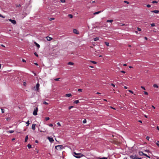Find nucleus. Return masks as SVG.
I'll list each match as a JSON object with an SVG mask.
<instances>
[{
  "mask_svg": "<svg viewBox=\"0 0 159 159\" xmlns=\"http://www.w3.org/2000/svg\"><path fill=\"white\" fill-rule=\"evenodd\" d=\"M146 139H147V140H149V139H150V137H149V136H147V137H146Z\"/></svg>",
  "mask_w": 159,
  "mask_h": 159,
  "instance_id": "obj_45",
  "label": "nucleus"
},
{
  "mask_svg": "<svg viewBox=\"0 0 159 159\" xmlns=\"http://www.w3.org/2000/svg\"><path fill=\"white\" fill-rule=\"evenodd\" d=\"M105 44L107 46H109V43H108V42H105Z\"/></svg>",
  "mask_w": 159,
  "mask_h": 159,
  "instance_id": "obj_22",
  "label": "nucleus"
},
{
  "mask_svg": "<svg viewBox=\"0 0 159 159\" xmlns=\"http://www.w3.org/2000/svg\"><path fill=\"white\" fill-rule=\"evenodd\" d=\"M68 16L70 18H72L73 17V15L71 14H69Z\"/></svg>",
  "mask_w": 159,
  "mask_h": 159,
  "instance_id": "obj_27",
  "label": "nucleus"
},
{
  "mask_svg": "<svg viewBox=\"0 0 159 159\" xmlns=\"http://www.w3.org/2000/svg\"><path fill=\"white\" fill-rule=\"evenodd\" d=\"M121 72L123 73H125V72L124 71L122 70V71H121Z\"/></svg>",
  "mask_w": 159,
  "mask_h": 159,
  "instance_id": "obj_55",
  "label": "nucleus"
},
{
  "mask_svg": "<svg viewBox=\"0 0 159 159\" xmlns=\"http://www.w3.org/2000/svg\"><path fill=\"white\" fill-rule=\"evenodd\" d=\"M74 156L76 158H80L84 156V155L80 153H76L75 152H74Z\"/></svg>",
  "mask_w": 159,
  "mask_h": 159,
  "instance_id": "obj_1",
  "label": "nucleus"
},
{
  "mask_svg": "<svg viewBox=\"0 0 159 159\" xmlns=\"http://www.w3.org/2000/svg\"><path fill=\"white\" fill-rule=\"evenodd\" d=\"M83 123L84 124H85L86 123V120L85 119L83 121Z\"/></svg>",
  "mask_w": 159,
  "mask_h": 159,
  "instance_id": "obj_28",
  "label": "nucleus"
},
{
  "mask_svg": "<svg viewBox=\"0 0 159 159\" xmlns=\"http://www.w3.org/2000/svg\"><path fill=\"white\" fill-rule=\"evenodd\" d=\"M153 86L155 88H158L159 87L158 86L157 84H154L153 85Z\"/></svg>",
  "mask_w": 159,
  "mask_h": 159,
  "instance_id": "obj_20",
  "label": "nucleus"
},
{
  "mask_svg": "<svg viewBox=\"0 0 159 159\" xmlns=\"http://www.w3.org/2000/svg\"><path fill=\"white\" fill-rule=\"evenodd\" d=\"M40 84L39 83H38L36 84V90L37 91H39V87Z\"/></svg>",
  "mask_w": 159,
  "mask_h": 159,
  "instance_id": "obj_6",
  "label": "nucleus"
},
{
  "mask_svg": "<svg viewBox=\"0 0 159 159\" xmlns=\"http://www.w3.org/2000/svg\"><path fill=\"white\" fill-rule=\"evenodd\" d=\"M99 38H98V37L95 38H94V41H97V40H99Z\"/></svg>",
  "mask_w": 159,
  "mask_h": 159,
  "instance_id": "obj_21",
  "label": "nucleus"
},
{
  "mask_svg": "<svg viewBox=\"0 0 159 159\" xmlns=\"http://www.w3.org/2000/svg\"><path fill=\"white\" fill-rule=\"evenodd\" d=\"M34 44H35V45L38 48H39L40 46V45L38 43H37L36 42H35L34 43Z\"/></svg>",
  "mask_w": 159,
  "mask_h": 159,
  "instance_id": "obj_14",
  "label": "nucleus"
},
{
  "mask_svg": "<svg viewBox=\"0 0 159 159\" xmlns=\"http://www.w3.org/2000/svg\"><path fill=\"white\" fill-rule=\"evenodd\" d=\"M72 96L71 93H67L66 94V96L67 97H69Z\"/></svg>",
  "mask_w": 159,
  "mask_h": 159,
  "instance_id": "obj_13",
  "label": "nucleus"
},
{
  "mask_svg": "<svg viewBox=\"0 0 159 159\" xmlns=\"http://www.w3.org/2000/svg\"><path fill=\"white\" fill-rule=\"evenodd\" d=\"M144 94L145 95H148V93L146 91H144Z\"/></svg>",
  "mask_w": 159,
  "mask_h": 159,
  "instance_id": "obj_41",
  "label": "nucleus"
},
{
  "mask_svg": "<svg viewBox=\"0 0 159 159\" xmlns=\"http://www.w3.org/2000/svg\"><path fill=\"white\" fill-rule=\"evenodd\" d=\"M48 41H50L52 40V38H51L49 36H47L46 37Z\"/></svg>",
  "mask_w": 159,
  "mask_h": 159,
  "instance_id": "obj_10",
  "label": "nucleus"
},
{
  "mask_svg": "<svg viewBox=\"0 0 159 159\" xmlns=\"http://www.w3.org/2000/svg\"><path fill=\"white\" fill-rule=\"evenodd\" d=\"M73 107V106H70L69 107V110H70V109L71 108Z\"/></svg>",
  "mask_w": 159,
  "mask_h": 159,
  "instance_id": "obj_39",
  "label": "nucleus"
},
{
  "mask_svg": "<svg viewBox=\"0 0 159 159\" xmlns=\"http://www.w3.org/2000/svg\"><path fill=\"white\" fill-rule=\"evenodd\" d=\"M34 64L36 66L38 65V64L37 63H34Z\"/></svg>",
  "mask_w": 159,
  "mask_h": 159,
  "instance_id": "obj_56",
  "label": "nucleus"
},
{
  "mask_svg": "<svg viewBox=\"0 0 159 159\" xmlns=\"http://www.w3.org/2000/svg\"><path fill=\"white\" fill-rule=\"evenodd\" d=\"M138 121H139V122H140V123H142V121H141V120H139Z\"/></svg>",
  "mask_w": 159,
  "mask_h": 159,
  "instance_id": "obj_59",
  "label": "nucleus"
},
{
  "mask_svg": "<svg viewBox=\"0 0 159 159\" xmlns=\"http://www.w3.org/2000/svg\"><path fill=\"white\" fill-rule=\"evenodd\" d=\"M43 103L45 105H48V103L46 102H45V101L43 102Z\"/></svg>",
  "mask_w": 159,
  "mask_h": 159,
  "instance_id": "obj_32",
  "label": "nucleus"
},
{
  "mask_svg": "<svg viewBox=\"0 0 159 159\" xmlns=\"http://www.w3.org/2000/svg\"><path fill=\"white\" fill-rule=\"evenodd\" d=\"M27 147L29 148H31V145L30 144H28L27 145Z\"/></svg>",
  "mask_w": 159,
  "mask_h": 159,
  "instance_id": "obj_23",
  "label": "nucleus"
},
{
  "mask_svg": "<svg viewBox=\"0 0 159 159\" xmlns=\"http://www.w3.org/2000/svg\"><path fill=\"white\" fill-rule=\"evenodd\" d=\"M47 139L49 140V141L51 143L54 141V140L52 138H51L50 137H48Z\"/></svg>",
  "mask_w": 159,
  "mask_h": 159,
  "instance_id": "obj_7",
  "label": "nucleus"
},
{
  "mask_svg": "<svg viewBox=\"0 0 159 159\" xmlns=\"http://www.w3.org/2000/svg\"><path fill=\"white\" fill-rule=\"evenodd\" d=\"M15 140V138H13L12 139V141H13V140Z\"/></svg>",
  "mask_w": 159,
  "mask_h": 159,
  "instance_id": "obj_64",
  "label": "nucleus"
},
{
  "mask_svg": "<svg viewBox=\"0 0 159 159\" xmlns=\"http://www.w3.org/2000/svg\"><path fill=\"white\" fill-rule=\"evenodd\" d=\"M98 159H107V157H103L102 158H100V157H98Z\"/></svg>",
  "mask_w": 159,
  "mask_h": 159,
  "instance_id": "obj_25",
  "label": "nucleus"
},
{
  "mask_svg": "<svg viewBox=\"0 0 159 159\" xmlns=\"http://www.w3.org/2000/svg\"><path fill=\"white\" fill-rule=\"evenodd\" d=\"M14 132V131L12 130H9L7 132L10 133H12Z\"/></svg>",
  "mask_w": 159,
  "mask_h": 159,
  "instance_id": "obj_24",
  "label": "nucleus"
},
{
  "mask_svg": "<svg viewBox=\"0 0 159 159\" xmlns=\"http://www.w3.org/2000/svg\"><path fill=\"white\" fill-rule=\"evenodd\" d=\"M82 89H78V91L79 92H82Z\"/></svg>",
  "mask_w": 159,
  "mask_h": 159,
  "instance_id": "obj_43",
  "label": "nucleus"
},
{
  "mask_svg": "<svg viewBox=\"0 0 159 159\" xmlns=\"http://www.w3.org/2000/svg\"><path fill=\"white\" fill-rule=\"evenodd\" d=\"M54 19H55L53 18H49V20H54Z\"/></svg>",
  "mask_w": 159,
  "mask_h": 159,
  "instance_id": "obj_35",
  "label": "nucleus"
},
{
  "mask_svg": "<svg viewBox=\"0 0 159 159\" xmlns=\"http://www.w3.org/2000/svg\"><path fill=\"white\" fill-rule=\"evenodd\" d=\"M139 154L140 156H142L143 155L147 157H148L149 158H150V157L148 156L146 154L143 153V152H139Z\"/></svg>",
  "mask_w": 159,
  "mask_h": 159,
  "instance_id": "obj_5",
  "label": "nucleus"
},
{
  "mask_svg": "<svg viewBox=\"0 0 159 159\" xmlns=\"http://www.w3.org/2000/svg\"><path fill=\"white\" fill-rule=\"evenodd\" d=\"M22 61L23 62H26V61L25 60H24V59H22Z\"/></svg>",
  "mask_w": 159,
  "mask_h": 159,
  "instance_id": "obj_54",
  "label": "nucleus"
},
{
  "mask_svg": "<svg viewBox=\"0 0 159 159\" xmlns=\"http://www.w3.org/2000/svg\"><path fill=\"white\" fill-rule=\"evenodd\" d=\"M36 125L35 124H32V129L34 130H35V126H36Z\"/></svg>",
  "mask_w": 159,
  "mask_h": 159,
  "instance_id": "obj_9",
  "label": "nucleus"
},
{
  "mask_svg": "<svg viewBox=\"0 0 159 159\" xmlns=\"http://www.w3.org/2000/svg\"><path fill=\"white\" fill-rule=\"evenodd\" d=\"M90 62H92V63L94 64H96L97 63V62H96L95 61H91Z\"/></svg>",
  "mask_w": 159,
  "mask_h": 159,
  "instance_id": "obj_26",
  "label": "nucleus"
},
{
  "mask_svg": "<svg viewBox=\"0 0 159 159\" xmlns=\"http://www.w3.org/2000/svg\"><path fill=\"white\" fill-rule=\"evenodd\" d=\"M128 91H129V92H130V93H132V94H133V92L132 91L130 90H129Z\"/></svg>",
  "mask_w": 159,
  "mask_h": 159,
  "instance_id": "obj_49",
  "label": "nucleus"
},
{
  "mask_svg": "<svg viewBox=\"0 0 159 159\" xmlns=\"http://www.w3.org/2000/svg\"><path fill=\"white\" fill-rule=\"evenodd\" d=\"M102 11H97V12H96L95 13H93V14L94 15H96V14H99V13H101V12H102Z\"/></svg>",
  "mask_w": 159,
  "mask_h": 159,
  "instance_id": "obj_16",
  "label": "nucleus"
},
{
  "mask_svg": "<svg viewBox=\"0 0 159 159\" xmlns=\"http://www.w3.org/2000/svg\"><path fill=\"white\" fill-rule=\"evenodd\" d=\"M29 122H30V121L29 120H28L26 122V124H27V125H26L27 126H28L29 125V124H30V123H29Z\"/></svg>",
  "mask_w": 159,
  "mask_h": 159,
  "instance_id": "obj_30",
  "label": "nucleus"
},
{
  "mask_svg": "<svg viewBox=\"0 0 159 159\" xmlns=\"http://www.w3.org/2000/svg\"><path fill=\"white\" fill-rule=\"evenodd\" d=\"M113 21V20H107V22H110L111 23Z\"/></svg>",
  "mask_w": 159,
  "mask_h": 159,
  "instance_id": "obj_17",
  "label": "nucleus"
},
{
  "mask_svg": "<svg viewBox=\"0 0 159 159\" xmlns=\"http://www.w3.org/2000/svg\"><path fill=\"white\" fill-rule=\"evenodd\" d=\"M38 111V108L36 107L35 109H34L33 112V114L34 116H36L37 115V112Z\"/></svg>",
  "mask_w": 159,
  "mask_h": 159,
  "instance_id": "obj_4",
  "label": "nucleus"
},
{
  "mask_svg": "<svg viewBox=\"0 0 159 159\" xmlns=\"http://www.w3.org/2000/svg\"><path fill=\"white\" fill-rule=\"evenodd\" d=\"M60 1L62 3L65 2V0H60Z\"/></svg>",
  "mask_w": 159,
  "mask_h": 159,
  "instance_id": "obj_40",
  "label": "nucleus"
},
{
  "mask_svg": "<svg viewBox=\"0 0 159 159\" xmlns=\"http://www.w3.org/2000/svg\"><path fill=\"white\" fill-rule=\"evenodd\" d=\"M137 30L139 31H141V29L139 28H137Z\"/></svg>",
  "mask_w": 159,
  "mask_h": 159,
  "instance_id": "obj_44",
  "label": "nucleus"
},
{
  "mask_svg": "<svg viewBox=\"0 0 159 159\" xmlns=\"http://www.w3.org/2000/svg\"><path fill=\"white\" fill-rule=\"evenodd\" d=\"M111 85L112 86H113L114 87H115V85L111 83Z\"/></svg>",
  "mask_w": 159,
  "mask_h": 159,
  "instance_id": "obj_51",
  "label": "nucleus"
},
{
  "mask_svg": "<svg viewBox=\"0 0 159 159\" xmlns=\"http://www.w3.org/2000/svg\"><path fill=\"white\" fill-rule=\"evenodd\" d=\"M129 67L130 68H133V67L131 66H129Z\"/></svg>",
  "mask_w": 159,
  "mask_h": 159,
  "instance_id": "obj_63",
  "label": "nucleus"
},
{
  "mask_svg": "<svg viewBox=\"0 0 159 159\" xmlns=\"http://www.w3.org/2000/svg\"><path fill=\"white\" fill-rule=\"evenodd\" d=\"M16 7H21V5L20 4H18L16 5Z\"/></svg>",
  "mask_w": 159,
  "mask_h": 159,
  "instance_id": "obj_36",
  "label": "nucleus"
},
{
  "mask_svg": "<svg viewBox=\"0 0 159 159\" xmlns=\"http://www.w3.org/2000/svg\"><path fill=\"white\" fill-rule=\"evenodd\" d=\"M73 32L76 34H79V31L76 29H74Z\"/></svg>",
  "mask_w": 159,
  "mask_h": 159,
  "instance_id": "obj_11",
  "label": "nucleus"
},
{
  "mask_svg": "<svg viewBox=\"0 0 159 159\" xmlns=\"http://www.w3.org/2000/svg\"><path fill=\"white\" fill-rule=\"evenodd\" d=\"M157 130H159V127L158 126L157 127Z\"/></svg>",
  "mask_w": 159,
  "mask_h": 159,
  "instance_id": "obj_62",
  "label": "nucleus"
},
{
  "mask_svg": "<svg viewBox=\"0 0 159 159\" xmlns=\"http://www.w3.org/2000/svg\"><path fill=\"white\" fill-rule=\"evenodd\" d=\"M60 79V78H56V79H55L54 80L56 81H59V79Z\"/></svg>",
  "mask_w": 159,
  "mask_h": 159,
  "instance_id": "obj_29",
  "label": "nucleus"
},
{
  "mask_svg": "<svg viewBox=\"0 0 159 159\" xmlns=\"http://www.w3.org/2000/svg\"><path fill=\"white\" fill-rule=\"evenodd\" d=\"M9 20L14 25L16 24V21L15 20L10 19Z\"/></svg>",
  "mask_w": 159,
  "mask_h": 159,
  "instance_id": "obj_8",
  "label": "nucleus"
},
{
  "mask_svg": "<svg viewBox=\"0 0 159 159\" xmlns=\"http://www.w3.org/2000/svg\"><path fill=\"white\" fill-rule=\"evenodd\" d=\"M57 125L59 126H61V125L60 124V123H59V122H58L57 123Z\"/></svg>",
  "mask_w": 159,
  "mask_h": 159,
  "instance_id": "obj_48",
  "label": "nucleus"
},
{
  "mask_svg": "<svg viewBox=\"0 0 159 159\" xmlns=\"http://www.w3.org/2000/svg\"><path fill=\"white\" fill-rule=\"evenodd\" d=\"M1 111H2V113H4V110L3 109H2V108H1Z\"/></svg>",
  "mask_w": 159,
  "mask_h": 159,
  "instance_id": "obj_42",
  "label": "nucleus"
},
{
  "mask_svg": "<svg viewBox=\"0 0 159 159\" xmlns=\"http://www.w3.org/2000/svg\"><path fill=\"white\" fill-rule=\"evenodd\" d=\"M0 17H1L2 18H4L5 17L2 16V15H1V14H0Z\"/></svg>",
  "mask_w": 159,
  "mask_h": 159,
  "instance_id": "obj_52",
  "label": "nucleus"
},
{
  "mask_svg": "<svg viewBox=\"0 0 159 159\" xmlns=\"http://www.w3.org/2000/svg\"><path fill=\"white\" fill-rule=\"evenodd\" d=\"M152 3H157V2L156 1H154L152 2Z\"/></svg>",
  "mask_w": 159,
  "mask_h": 159,
  "instance_id": "obj_31",
  "label": "nucleus"
},
{
  "mask_svg": "<svg viewBox=\"0 0 159 159\" xmlns=\"http://www.w3.org/2000/svg\"><path fill=\"white\" fill-rule=\"evenodd\" d=\"M141 88H142V89H143L145 90V87L143 86H141Z\"/></svg>",
  "mask_w": 159,
  "mask_h": 159,
  "instance_id": "obj_47",
  "label": "nucleus"
},
{
  "mask_svg": "<svg viewBox=\"0 0 159 159\" xmlns=\"http://www.w3.org/2000/svg\"><path fill=\"white\" fill-rule=\"evenodd\" d=\"M34 54L35 55V56H36L37 57H38V54L36 53V52H35L34 53Z\"/></svg>",
  "mask_w": 159,
  "mask_h": 159,
  "instance_id": "obj_38",
  "label": "nucleus"
},
{
  "mask_svg": "<svg viewBox=\"0 0 159 159\" xmlns=\"http://www.w3.org/2000/svg\"><path fill=\"white\" fill-rule=\"evenodd\" d=\"M151 12L152 13H154L156 14H157L159 12V11L155 10L152 11Z\"/></svg>",
  "mask_w": 159,
  "mask_h": 159,
  "instance_id": "obj_12",
  "label": "nucleus"
},
{
  "mask_svg": "<svg viewBox=\"0 0 159 159\" xmlns=\"http://www.w3.org/2000/svg\"><path fill=\"white\" fill-rule=\"evenodd\" d=\"M127 66V64H123V66Z\"/></svg>",
  "mask_w": 159,
  "mask_h": 159,
  "instance_id": "obj_61",
  "label": "nucleus"
},
{
  "mask_svg": "<svg viewBox=\"0 0 159 159\" xmlns=\"http://www.w3.org/2000/svg\"><path fill=\"white\" fill-rule=\"evenodd\" d=\"M10 120V118H9V117H8V118H7V120Z\"/></svg>",
  "mask_w": 159,
  "mask_h": 159,
  "instance_id": "obj_57",
  "label": "nucleus"
},
{
  "mask_svg": "<svg viewBox=\"0 0 159 159\" xmlns=\"http://www.w3.org/2000/svg\"><path fill=\"white\" fill-rule=\"evenodd\" d=\"M151 26H152V27L154 26L155 25V24L153 23H152V24H151Z\"/></svg>",
  "mask_w": 159,
  "mask_h": 159,
  "instance_id": "obj_34",
  "label": "nucleus"
},
{
  "mask_svg": "<svg viewBox=\"0 0 159 159\" xmlns=\"http://www.w3.org/2000/svg\"><path fill=\"white\" fill-rule=\"evenodd\" d=\"M79 102V101L78 100H75L74 102V103L75 104H78Z\"/></svg>",
  "mask_w": 159,
  "mask_h": 159,
  "instance_id": "obj_19",
  "label": "nucleus"
},
{
  "mask_svg": "<svg viewBox=\"0 0 159 159\" xmlns=\"http://www.w3.org/2000/svg\"><path fill=\"white\" fill-rule=\"evenodd\" d=\"M49 119V118L48 117H46L45 118V120L46 121H47Z\"/></svg>",
  "mask_w": 159,
  "mask_h": 159,
  "instance_id": "obj_33",
  "label": "nucleus"
},
{
  "mask_svg": "<svg viewBox=\"0 0 159 159\" xmlns=\"http://www.w3.org/2000/svg\"><path fill=\"white\" fill-rule=\"evenodd\" d=\"M53 125L52 124H49V126L50 127H52L53 126Z\"/></svg>",
  "mask_w": 159,
  "mask_h": 159,
  "instance_id": "obj_50",
  "label": "nucleus"
},
{
  "mask_svg": "<svg viewBox=\"0 0 159 159\" xmlns=\"http://www.w3.org/2000/svg\"><path fill=\"white\" fill-rule=\"evenodd\" d=\"M147 6L148 7H151V5L149 4H148L147 5Z\"/></svg>",
  "mask_w": 159,
  "mask_h": 159,
  "instance_id": "obj_46",
  "label": "nucleus"
},
{
  "mask_svg": "<svg viewBox=\"0 0 159 159\" xmlns=\"http://www.w3.org/2000/svg\"><path fill=\"white\" fill-rule=\"evenodd\" d=\"M144 39L146 40H148V38L146 37H145L144 38Z\"/></svg>",
  "mask_w": 159,
  "mask_h": 159,
  "instance_id": "obj_58",
  "label": "nucleus"
},
{
  "mask_svg": "<svg viewBox=\"0 0 159 159\" xmlns=\"http://www.w3.org/2000/svg\"><path fill=\"white\" fill-rule=\"evenodd\" d=\"M130 157L133 159H141V158L137 157L136 155L130 156Z\"/></svg>",
  "mask_w": 159,
  "mask_h": 159,
  "instance_id": "obj_3",
  "label": "nucleus"
},
{
  "mask_svg": "<svg viewBox=\"0 0 159 159\" xmlns=\"http://www.w3.org/2000/svg\"><path fill=\"white\" fill-rule=\"evenodd\" d=\"M124 2L125 3H126L127 4H129V2H128V1H124Z\"/></svg>",
  "mask_w": 159,
  "mask_h": 159,
  "instance_id": "obj_53",
  "label": "nucleus"
},
{
  "mask_svg": "<svg viewBox=\"0 0 159 159\" xmlns=\"http://www.w3.org/2000/svg\"><path fill=\"white\" fill-rule=\"evenodd\" d=\"M124 88L125 89H127L128 87H126V86H124Z\"/></svg>",
  "mask_w": 159,
  "mask_h": 159,
  "instance_id": "obj_60",
  "label": "nucleus"
},
{
  "mask_svg": "<svg viewBox=\"0 0 159 159\" xmlns=\"http://www.w3.org/2000/svg\"><path fill=\"white\" fill-rule=\"evenodd\" d=\"M68 65H73L74 64V63L71 62H69L68 63Z\"/></svg>",
  "mask_w": 159,
  "mask_h": 159,
  "instance_id": "obj_18",
  "label": "nucleus"
},
{
  "mask_svg": "<svg viewBox=\"0 0 159 159\" xmlns=\"http://www.w3.org/2000/svg\"><path fill=\"white\" fill-rule=\"evenodd\" d=\"M63 148L62 145H58L55 146V148L58 150H61V149Z\"/></svg>",
  "mask_w": 159,
  "mask_h": 159,
  "instance_id": "obj_2",
  "label": "nucleus"
},
{
  "mask_svg": "<svg viewBox=\"0 0 159 159\" xmlns=\"http://www.w3.org/2000/svg\"><path fill=\"white\" fill-rule=\"evenodd\" d=\"M157 145L159 147V141H157V143H156Z\"/></svg>",
  "mask_w": 159,
  "mask_h": 159,
  "instance_id": "obj_37",
  "label": "nucleus"
},
{
  "mask_svg": "<svg viewBox=\"0 0 159 159\" xmlns=\"http://www.w3.org/2000/svg\"><path fill=\"white\" fill-rule=\"evenodd\" d=\"M28 139V135H27L25 137V142H26L27 141Z\"/></svg>",
  "mask_w": 159,
  "mask_h": 159,
  "instance_id": "obj_15",
  "label": "nucleus"
}]
</instances>
